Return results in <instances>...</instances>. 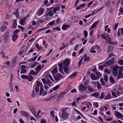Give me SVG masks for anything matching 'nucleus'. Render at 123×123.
Returning <instances> with one entry per match:
<instances>
[{
    "label": "nucleus",
    "instance_id": "obj_30",
    "mask_svg": "<svg viewBox=\"0 0 123 123\" xmlns=\"http://www.w3.org/2000/svg\"><path fill=\"white\" fill-rule=\"evenodd\" d=\"M69 27V25H63L62 27V29L63 30H66Z\"/></svg>",
    "mask_w": 123,
    "mask_h": 123
},
{
    "label": "nucleus",
    "instance_id": "obj_57",
    "mask_svg": "<svg viewBox=\"0 0 123 123\" xmlns=\"http://www.w3.org/2000/svg\"><path fill=\"white\" fill-rule=\"evenodd\" d=\"M35 95L34 91H32L31 93V95L32 97L33 98H34L35 97Z\"/></svg>",
    "mask_w": 123,
    "mask_h": 123
},
{
    "label": "nucleus",
    "instance_id": "obj_6",
    "mask_svg": "<svg viewBox=\"0 0 123 123\" xmlns=\"http://www.w3.org/2000/svg\"><path fill=\"white\" fill-rule=\"evenodd\" d=\"M119 66H116L113 67L112 70V73L113 75L115 77L117 76L118 74V70Z\"/></svg>",
    "mask_w": 123,
    "mask_h": 123
},
{
    "label": "nucleus",
    "instance_id": "obj_64",
    "mask_svg": "<svg viewBox=\"0 0 123 123\" xmlns=\"http://www.w3.org/2000/svg\"><path fill=\"white\" fill-rule=\"evenodd\" d=\"M42 80L44 84H46V83L47 80H46L44 78H42Z\"/></svg>",
    "mask_w": 123,
    "mask_h": 123
},
{
    "label": "nucleus",
    "instance_id": "obj_47",
    "mask_svg": "<svg viewBox=\"0 0 123 123\" xmlns=\"http://www.w3.org/2000/svg\"><path fill=\"white\" fill-rule=\"evenodd\" d=\"M84 35L85 37L86 38L87 37L88 35L87 31H86L85 30L84 31Z\"/></svg>",
    "mask_w": 123,
    "mask_h": 123
},
{
    "label": "nucleus",
    "instance_id": "obj_59",
    "mask_svg": "<svg viewBox=\"0 0 123 123\" xmlns=\"http://www.w3.org/2000/svg\"><path fill=\"white\" fill-rule=\"evenodd\" d=\"M83 59V57H82L81 58V59H80V61L78 63L79 66H80L81 65V64L82 61Z\"/></svg>",
    "mask_w": 123,
    "mask_h": 123
},
{
    "label": "nucleus",
    "instance_id": "obj_23",
    "mask_svg": "<svg viewBox=\"0 0 123 123\" xmlns=\"http://www.w3.org/2000/svg\"><path fill=\"white\" fill-rule=\"evenodd\" d=\"M43 67H42L41 64L38 65L36 68V70L37 73L39 72L40 70L43 69Z\"/></svg>",
    "mask_w": 123,
    "mask_h": 123
},
{
    "label": "nucleus",
    "instance_id": "obj_22",
    "mask_svg": "<svg viewBox=\"0 0 123 123\" xmlns=\"http://www.w3.org/2000/svg\"><path fill=\"white\" fill-rule=\"evenodd\" d=\"M111 98V93L110 92H108L107 95L105 97L104 99L105 100L109 99Z\"/></svg>",
    "mask_w": 123,
    "mask_h": 123
},
{
    "label": "nucleus",
    "instance_id": "obj_53",
    "mask_svg": "<svg viewBox=\"0 0 123 123\" xmlns=\"http://www.w3.org/2000/svg\"><path fill=\"white\" fill-rule=\"evenodd\" d=\"M55 21V22H55V23H56L57 24H58L59 23L61 22V20L59 18H58Z\"/></svg>",
    "mask_w": 123,
    "mask_h": 123
},
{
    "label": "nucleus",
    "instance_id": "obj_56",
    "mask_svg": "<svg viewBox=\"0 0 123 123\" xmlns=\"http://www.w3.org/2000/svg\"><path fill=\"white\" fill-rule=\"evenodd\" d=\"M118 64L120 65H123V60H121L119 61L118 62Z\"/></svg>",
    "mask_w": 123,
    "mask_h": 123
},
{
    "label": "nucleus",
    "instance_id": "obj_44",
    "mask_svg": "<svg viewBox=\"0 0 123 123\" xmlns=\"http://www.w3.org/2000/svg\"><path fill=\"white\" fill-rule=\"evenodd\" d=\"M48 28L47 27H44L43 28H41L40 29H39L37 31V33L38 31H42L44 30H46Z\"/></svg>",
    "mask_w": 123,
    "mask_h": 123
},
{
    "label": "nucleus",
    "instance_id": "obj_32",
    "mask_svg": "<svg viewBox=\"0 0 123 123\" xmlns=\"http://www.w3.org/2000/svg\"><path fill=\"white\" fill-rule=\"evenodd\" d=\"M84 57V61H88L90 59L88 57H87V55L86 54H85L83 57Z\"/></svg>",
    "mask_w": 123,
    "mask_h": 123
},
{
    "label": "nucleus",
    "instance_id": "obj_4",
    "mask_svg": "<svg viewBox=\"0 0 123 123\" xmlns=\"http://www.w3.org/2000/svg\"><path fill=\"white\" fill-rule=\"evenodd\" d=\"M118 69V74L117 78L118 79H120L121 78H123V73L122 72L123 71V67H119Z\"/></svg>",
    "mask_w": 123,
    "mask_h": 123
},
{
    "label": "nucleus",
    "instance_id": "obj_49",
    "mask_svg": "<svg viewBox=\"0 0 123 123\" xmlns=\"http://www.w3.org/2000/svg\"><path fill=\"white\" fill-rule=\"evenodd\" d=\"M104 72L106 74H110V72L108 70L107 68H105L104 70Z\"/></svg>",
    "mask_w": 123,
    "mask_h": 123
},
{
    "label": "nucleus",
    "instance_id": "obj_62",
    "mask_svg": "<svg viewBox=\"0 0 123 123\" xmlns=\"http://www.w3.org/2000/svg\"><path fill=\"white\" fill-rule=\"evenodd\" d=\"M53 30H56L58 31H60L61 30L60 28L59 27H56L53 29Z\"/></svg>",
    "mask_w": 123,
    "mask_h": 123
},
{
    "label": "nucleus",
    "instance_id": "obj_28",
    "mask_svg": "<svg viewBox=\"0 0 123 123\" xmlns=\"http://www.w3.org/2000/svg\"><path fill=\"white\" fill-rule=\"evenodd\" d=\"M77 75V72H75L73 73L68 78V79H69L76 76Z\"/></svg>",
    "mask_w": 123,
    "mask_h": 123
},
{
    "label": "nucleus",
    "instance_id": "obj_52",
    "mask_svg": "<svg viewBox=\"0 0 123 123\" xmlns=\"http://www.w3.org/2000/svg\"><path fill=\"white\" fill-rule=\"evenodd\" d=\"M48 19H46V18L45 19V18H43V19L39 20V21L40 23H43L44 22L46 21V20Z\"/></svg>",
    "mask_w": 123,
    "mask_h": 123
},
{
    "label": "nucleus",
    "instance_id": "obj_35",
    "mask_svg": "<svg viewBox=\"0 0 123 123\" xmlns=\"http://www.w3.org/2000/svg\"><path fill=\"white\" fill-rule=\"evenodd\" d=\"M37 64V62H36L31 64L30 67L31 68H33L35 67Z\"/></svg>",
    "mask_w": 123,
    "mask_h": 123
},
{
    "label": "nucleus",
    "instance_id": "obj_13",
    "mask_svg": "<svg viewBox=\"0 0 123 123\" xmlns=\"http://www.w3.org/2000/svg\"><path fill=\"white\" fill-rule=\"evenodd\" d=\"M44 10L43 9L41 8L36 13V15L38 16H40L44 13Z\"/></svg>",
    "mask_w": 123,
    "mask_h": 123
},
{
    "label": "nucleus",
    "instance_id": "obj_55",
    "mask_svg": "<svg viewBox=\"0 0 123 123\" xmlns=\"http://www.w3.org/2000/svg\"><path fill=\"white\" fill-rule=\"evenodd\" d=\"M105 95V94L103 92H102L101 93L100 96L99 97L100 98H103L104 96Z\"/></svg>",
    "mask_w": 123,
    "mask_h": 123
},
{
    "label": "nucleus",
    "instance_id": "obj_51",
    "mask_svg": "<svg viewBox=\"0 0 123 123\" xmlns=\"http://www.w3.org/2000/svg\"><path fill=\"white\" fill-rule=\"evenodd\" d=\"M88 89L89 91L90 92H92L94 91L93 89L91 87H88Z\"/></svg>",
    "mask_w": 123,
    "mask_h": 123
},
{
    "label": "nucleus",
    "instance_id": "obj_54",
    "mask_svg": "<svg viewBox=\"0 0 123 123\" xmlns=\"http://www.w3.org/2000/svg\"><path fill=\"white\" fill-rule=\"evenodd\" d=\"M93 2L94 1L92 0L89 2L87 5V7H88L90 6L91 5H92L93 4Z\"/></svg>",
    "mask_w": 123,
    "mask_h": 123
},
{
    "label": "nucleus",
    "instance_id": "obj_37",
    "mask_svg": "<svg viewBox=\"0 0 123 123\" xmlns=\"http://www.w3.org/2000/svg\"><path fill=\"white\" fill-rule=\"evenodd\" d=\"M92 96L96 97H97L99 96V94L98 93H94L92 94Z\"/></svg>",
    "mask_w": 123,
    "mask_h": 123
},
{
    "label": "nucleus",
    "instance_id": "obj_14",
    "mask_svg": "<svg viewBox=\"0 0 123 123\" xmlns=\"http://www.w3.org/2000/svg\"><path fill=\"white\" fill-rule=\"evenodd\" d=\"M115 58L114 57L112 58L110 60L107 61L106 62V64L108 65H110L114 63Z\"/></svg>",
    "mask_w": 123,
    "mask_h": 123
},
{
    "label": "nucleus",
    "instance_id": "obj_45",
    "mask_svg": "<svg viewBox=\"0 0 123 123\" xmlns=\"http://www.w3.org/2000/svg\"><path fill=\"white\" fill-rule=\"evenodd\" d=\"M97 83L98 89H100L101 88V84L98 81L97 82Z\"/></svg>",
    "mask_w": 123,
    "mask_h": 123
},
{
    "label": "nucleus",
    "instance_id": "obj_12",
    "mask_svg": "<svg viewBox=\"0 0 123 123\" xmlns=\"http://www.w3.org/2000/svg\"><path fill=\"white\" fill-rule=\"evenodd\" d=\"M58 65L59 67L58 70L60 72L64 74V73L63 71V63L62 62L58 64Z\"/></svg>",
    "mask_w": 123,
    "mask_h": 123
},
{
    "label": "nucleus",
    "instance_id": "obj_15",
    "mask_svg": "<svg viewBox=\"0 0 123 123\" xmlns=\"http://www.w3.org/2000/svg\"><path fill=\"white\" fill-rule=\"evenodd\" d=\"M70 62L69 59H66L64 62L63 64L64 67H68L70 64Z\"/></svg>",
    "mask_w": 123,
    "mask_h": 123
},
{
    "label": "nucleus",
    "instance_id": "obj_29",
    "mask_svg": "<svg viewBox=\"0 0 123 123\" xmlns=\"http://www.w3.org/2000/svg\"><path fill=\"white\" fill-rule=\"evenodd\" d=\"M60 9V8L59 7H54L53 9V12L55 13H56L58 12V11H59Z\"/></svg>",
    "mask_w": 123,
    "mask_h": 123
},
{
    "label": "nucleus",
    "instance_id": "obj_58",
    "mask_svg": "<svg viewBox=\"0 0 123 123\" xmlns=\"http://www.w3.org/2000/svg\"><path fill=\"white\" fill-rule=\"evenodd\" d=\"M15 15L17 18H18L19 17V14L18 11H16Z\"/></svg>",
    "mask_w": 123,
    "mask_h": 123
},
{
    "label": "nucleus",
    "instance_id": "obj_33",
    "mask_svg": "<svg viewBox=\"0 0 123 123\" xmlns=\"http://www.w3.org/2000/svg\"><path fill=\"white\" fill-rule=\"evenodd\" d=\"M17 25L16 20L14 19L13 20V24L12 25V27L13 28H15Z\"/></svg>",
    "mask_w": 123,
    "mask_h": 123
},
{
    "label": "nucleus",
    "instance_id": "obj_39",
    "mask_svg": "<svg viewBox=\"0 0 123 123\" xmlns=\"http://www.w3.org/2000/svg\"><path fill=\"white\" fill-rule=\"evenodd\" d=\"M68 67H64L63 70L66 73H68L69 72V70Z\"/></svg>",
    "mask_w": 123,
    "mask_h": 123
},
{
    "label": "nucleus",
    "instance_id": "obj_38",
    "mask_svg": "<svg viewBox=\"0 0 123 123\" xmlns=\"http://www.w3.org/2000/svg\"><path fill=\"white\" fill-rule=\"evenodd\" d=\"M52 73L53 74H55L58 72L57 68H55L52 71Z\"/></svg>",
    "mask_w": 123,
    "mask_h": 123
},
{
    "label": "nucleus",
    "instance_id": "obj_3",
    "mask_svg": "<svg viewBox=\"0 0 123 123\" xmlns=\"http://www.w3.org/2000/svg\"><path fill=\"white\" fill-rule=\"evenodd\" d=\"M62 113L61 115V117L64 119H67L68 116L69 114L67 113L66 110L65 108H63L61 110Z\"/></svg>",
    "mask_w": 123,
    "mask_h": 123
},
{
    "label": "nucleus",
    "instance_id": "obj_42",
    "mask_svg": "<svg viewBox=\"0 0 123 123\" xmlns=\"http://www.w3.org/2000/svg\"><path fill=\"white\" fill-rule=\"evenodd\" d=\"M108 76L106 74H104V80L106 82H107L108 81Z\"/></svg>",
    "mask_w": 123,
    "mask_h": 123
},
{
    "label": "nucleus",
    "instance_id": "obj_16",
    "mask_svg": "<svg viewBox=\"0 0 123 123\" xmlns=\"http://www.w3.org/2000/svg\"><path fill=\"white\" fill-rule=\"evenodd\" d=\"M20 113L21 116L28 117L29 116L28 113L22 110L20 111Z\"/></svg>",
    "mask_w": 123,
    "mask_h": 123
},
{
    "label": "nucleus",
    "instance_id": "obj_20",
    "mask_svg": "<svg viewBox=\"0 0 123 123\" xmlns=\"http://www.w3.org/2000/svg\"><path fill=\"white\" fill-rule=\"evenodd\" d=\"M66 93V92H65L62 91V92L59 94L58 97L59 99H62Z\"/></svg>",
    "mask_w": 123,
    "mask_h": 123
},
{
    "label": "nucleus",
    "instance_id": "obj_48",
    "mask_svg": "<svg viewBox=\"0 0 123 123\" xmlns=\"http://www.w3.org/2000/svg\"><path fill=\"white\" fill-rule=\"evenodd\" d=\"M54 111H51L50 112V115L53 118H54L55 117V116L54 114Z\"/></svg>",
    "mask_w": 123,
    "mask_h": 123
},
{
    "label": "nucleus",
    "instance_id": "obj_5",
    "mask_svg": "<svg viewBox=\"0 0 123 123\" xmlns=\"http://www.w3.org/2000/svg\"><path fill=\"white\" fill-rule=\"evenodd\" d=\"M115 116L118 118L120 119L123 121V115L118 111H114Z\"/></svg>",
    "mask_w": 123,
    "mask_h": 123
},
{
    "label": "nucleus",
    "instance_id": "obj_26",
    "mask_svg": "<svg viewBox=\"0 0 123 123\" xmlns=\"http://www.w3.org/2000/svg\"><path fill=\"white\" fill-rule=\"evenodd\" d=\"M18 37L17 34L15 33L13 34L12 37V40L13 42H15L16 39H17Z\"/></svg>",
    "mask_w": 123,
    "mask_h": 123
},
{
    "label": "nucleus",
    "instance_id": "obj_10",
    "mask_svg": "<svg viewBox=\"0 0 123 123\" xmlns=\"http://www.w3.org/2000/svg\"><path fill=\"white\" fill-rule=\"evenodd\" d=\"M53 12L52 11H50L46 14L45 15L46 19H49L50 18V16H52L54 15V14Z\"/></svg>",
    "mask_w": 123,
    "mask_h": 123
},
{
    "label": "nucleus",
    "instance_id": "obj_27",
    "mask_svg": "<svg viewBox=\"0 0 123 123\" xmlns=\"http://www.w3.org/2000/svg\"><path fill=\"white\" fill-rule=\"evenodd\" d=\"M86 5L85 4H81L79 6L77 7L76 9V10H78L82 9L83 7H84Z\"/></svg>",
    "mask_w": 123,
    "mask_h": 123
},
{
    "label": "nucleus",
    "instance_id": "obj_9",
    "mask_svg": "<svg viewBox=\"0 0 123 123\" xmlns=\"http://www.w3.org/2000/svg\"><path fill=\"white\" fill-rule=\"evenodd\" d=\"M53 76L54 79L56 81L61 80L62 78V75L60 74H57L55 75H54Z\"/></svg>",
    "mask_w": 123,
    "mask_h": 123
},
{
    "label": "nucleus",
    "instance_id": "obj_25",
    "mask_svg": "<svg viewBox=\"0 0 123 123\" xmlns=\"http://www.w3.org/2000/svg\"><path fill=\"white\" fill-rule=\"evenodd\" d=\"M98 23V21L95 22L91 25V27L90 28V30H91L93 28L95 27Z\"/></svg>",
    "mask_w": 123,
    "mask_h": 123
},
{
    "label": "nucleus",
    "instance_id": "obj_34",
    "mask_svg": "<svg viewBox=\"0 0 123 123\" xmlns=\"http://www.w3.org/2000/svg\"><path fill=\"white\" fill-rule=\"evenodd\" d=\"M6 27L5 25H3L0 27V31L1 32H3L6 29Z\"/></svg>",
    "mask_w": 123,
    "mask_h": 123
},
{
    "label": "nucleus",
    "instance_id": "obj_19",
    "mask_svg": "<svg viewBox=\"0 0 123 123\" xmlns=\"http://www.w3.org/2000/svg\"><path fill=\"white\" fill-rule=\"evenodd\" d=\"M21 68V71L20 72L21 74L23 73L24 74L26 72V67L24 65H21L20 66Z\"/></svg>",
    "mask_w": 123,
    "mask_h": 123
},
{
    "label": "nucleus",
    "instance_id": "obj_17",
    "mask_svg": "<svg viewBox=\"0 0 123 123\" xmlns=\"http://www.w3.org/2000/svg\"><path fill=\"white\" fill-rule=\"evenodd\" d=\"M19 23L21 25H24L26 23V21L25 17H23L21 18L19 20Z\"/></svg>",
    "mask_w": 123,
    "mask_h": 123
},
{
    "label": "nucleus",
    "instance_id": "obj_18",
    "mask_svg": "<svg viewBox=\"0 0 123 123\" xmlns=\"http://www.w3.org/2000/svg\"><path fill=\"white\" fill-rule=\"evenodd\" d=\"M60 87V86L59 85H56L55 87H53L52 89H51L50 90V92L51 93L53 92L54 91L58 90L59 89V88Z\"/></svg>",
    "mask_w": 123,
    "mask_h": 123
},
{
    "label": "nucleus",
    "instance_id": "obj_50",
    "mask_svg": "<svg viewBox=\"0 0 123 123\" xmlns=\"http://www.w3.org/2000/svg\"><path fill=\"white\" fill-rule=\"evenodd\" d=\"M30 75H35L36 74V73L33 70H32L31 72H29Z\"/></svg>",
    "mask_w": 123,
    "mask_h": 123
},
{
    "label": "nucleus",
    "instance_id": "obj_60",
    "mask_svg": "<svg viewBox=\"0 0 123 123\" xmlns=\"http://www.w3.org/2000/svg\"><path fill=\"white\" fill-rule=\"evenodd\" d=\"M96 81H92L91 82V83L93 85V86L95 87L96 86V85L97 84Z\"/></svg>",
    "mask_w": 123,
    "mask_h": 123
},
{
    "label": "nucleus",
    "instance_id": "obj_46",
    "mask_svg": "<svg viewBox=\"0 0 123 123\" xmlns=\"http://www.w3.org/2000/svg\"><path fill=\"white\" fill-rule=\"evenodd\" d=\"M109 80L110 82L112 83H113L115 81L113 78L112 77H110L109 78Z\"/></svg>",
    "mask_w": 123,
    "mask_h": 123
},
{
    "label": "nucleus",
    "instance_id": "obj_11",
    "mask_svg": "<svg viewBox=\"0 0 123 123\" xmlns=\"http://www.w3.org/2000/svg\"><path fill=\"white\" fill-rule=\"evenodd\" d=\"M28 108L30 109L32 113L33 114L34 116H35L36 115V110L34 108V106L32 105H31L29 106Z\"/></svg>",
    "mask_w": 123,
    "mask_h": 123
},
{
    "label": "nucleus",
    "instance_id": "obj_8",
    "mask_svg": "<svg viewBox=\"0 0 123 123\" xmlns=\"http://www.w3.org/2000/svg\"><path fill=\"white\" fill-rule=\"evenodd\" d=\"M21 77L22 79H27L30 82L32 81L34 79L33 77L31 76V75H29V76H27L22 74L21 76Z\"/></svg>",
    "mask_w": 123,
    "mask_h": 123
},
{
    "label": "nucleus",
    "instance_id": "obj_31",
    "mask_svg": "<svg viewBox=\"0 0 123 123\" xmlns=\"http://www.w3.org/2000/svg\"><path fill=\"white\" fill-rule=\"evenodd\" d=\"M91 78L92 80H96L97 79V78L96 77L94 74H92L91 75Z\"/></svg>",
    "mask_w": 123,
    "mask_h": 123
},
{
    "label": "nucleus",
    "instance_id": "obj_2",
    "mask_svg": "<svg viewBox=\"0 0 123 123\" xmlns=\"http://www.w3.org/2000/svg\"><path fill=\"white\" fill-rule=\"evenodd\" d=\"M101 38L105 39L107 43H111L109 34H105V35L102 34L101 35Z\"/></svg>",
    "mask_w": 123,
    "mask_h": 123
},
{
    "label": "nucleus",
    "instance_id": "obj_36",
    "mask_svg": "<svg viewBox=\"0 0 123 123\" xmlns=\"http://www.w3.org/2000/svg\"><path fill=\"white\" fill-rule=\"evenodd\" d=\"M55 23V20H53L52 21L49 22L47 24V25L48 26L52 25Z\"/></svg>",
    "mask_w": 123,
    "mask_h": 123
},
{
    "label": "nucleus",
    "instance_id": "obj_43",
    "mask_svg": "<svg viewBox=\"0 0 123 123\" xmlns=\"http://www.w3.org/2000/svg\"><path fill=\"white\" fill-rule=\"evenodd\" d=\"M44 89L43 87V86L40 87V95L42 94V92L43 91Z\"/></svg>",
    "mask_w": 123,
    "mask_h": 123
},
{
    "label": "nucleus",
    "instance_id": "obj_21",
    "mask_svg": "<svg viewBox=\"0 0 123 123\" xmlns=\"http://www.w3.org/2000/svg\"><path fill=\"white\" fill-rule=\"evenodd\" d=\"M121 34L123 35V28H119L117 31V35L118 36H120Z\"/></svg>",
    "mask_w": 123,
    "mask_h": 123
},
{
    "label": "nucleus",
    "instance_id": "obj_24",
    "mask_svg": "<svg viewBox=\"0 0 123 123\" xmlns=\"http://www.w3.org/2000/svg\"><path fill=\"white\" fill-rule=\"evenodd\" d=\"M36 87H38L39 88V87H40L41 86H43V84L42 82H40L38 81L37 80L36 81Z\"/></svg>",
    "mask_w": 123,
    "mask_h": 123
},
{
    "label": "nucleus",
    "instance_id": "obj_41",
    "mask_svg": "<svg viewBox=\"0 0 123 123\" xmlns=\"http://www.w3.org/2000/svg\"><path fill=\"white\" fill-rule=\"evenodd\" d=\"M96 75L97 76V79H98L101 76V74L99 72H97L96 73Z\"/></svg>",
    "mask_w": 123,
    "mask_h": 123
},
{
    "label": "nucleus",
    "instance_id": "obj_40",
    "mask_svg": "<svg viewBox=\"0 0 123 123\" xmlns=\"http://www.w3.org/2000/svg\"><path fill=\"white\" fill-rule=\"evenodd\" d=\"M52 82L49 79H47V81L46 84L48 85L49 86H50Z\"/></svg>",
    "mask_w": 123,
    "mask_h": 123
},
{
    "label": "nucleus",
    "instance_id": "obj_61",
    "mask_svg": "<svg viewBox=\"0 0 123 123\" xmlns=\"http://www.w3.org/2000/svg\"><path fill=\"white\" fill-rule=\"evenodd\" d=\"M100 81L101 83L103 85H105V83L103 80V78H101L100 79Z\"/></svg>",
    "mask_w": 123,
    "mask_h": 123
},
{
    "label": "nucleus",
    "instance_id": "obj_63",
    "mask_svg": "<svg viewBox=\"0 0 123 123\" xmlns=\"http://www.w3.org/2000/svg\"><path fill=\"white\" fill-rule=\"evenodd\" d=\"M36 48L38 49H41V46H39L38 43H37L36 44Z\"/></svg>",
    "mask_w": 123,
    "mask_h": 123
},
{
    "label": "nucleus",
    "instance_id": "obj_7",
    "mask_svg": "<svg viewBox=\"0 0 123 123\" xmlns=\"http://www.w3.org/2000/svg\"><path fill=\"white\" fill-rule=\"evenodd\" d=\"M87 87L82 84H81L78 87L79 91L82 93H84V91H86Z\"/></svg>",
    "mask_w": 123,
    "mask_h": 123
},
{
    "label": "nucleus",
    "instance_id": "obj_1",
    "mask_svg": "<svg viewBox=\"0 0 123 123\" xmlns=\"http://www.w3.org/2000/svg\"><path fill=\"white\" fill-rule=\"evenodd\" d=\"M112 97L113 98H117V96L122 94L123 93L122 90L120 88H116L112 91Z\"/></svg>",
    "mask_w": 123,
    "mask_h": 123
}]
</instances>
